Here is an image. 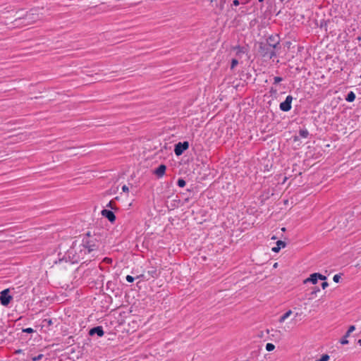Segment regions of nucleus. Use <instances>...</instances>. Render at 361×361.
Returning a JSON list of instances; mask_svg holds the SVG:
<instances>
[{
    "label": "nucleus",
    "mask_w": 361,
    "mask_h": 361,
    "mask_svg": "<svg viewBox=\"0 0 361 361\" xmlns=\"http://www.w3.org/2000/svg\"><path fill=\"white\" fill-rule=\"evenodd\" d=\"M357 344L360 345L361 346V339H359L357 341Z\"/></svg>",
    "instance_id": "37"
},
{
    "label": "nucleus",
    "mask_w": 361,
    "mask_h": 361,
    "mask_svg": "<svg viewBox=\"0 0 361 361\" xmlns=\"http://www.w3.org/2000/svg\"><path fill=\"white\" fill-rule=\"evenodd\" d=\"M299 135L300 137L306 138L309 135V132L307 129H300L299 130Z\"/></svg>",
    "instance_id": "15"
},
{
    "label": "nucleus",
    "mask_w": 361,
    "mask_h": 361,
    "mask_svg": "<svg viewBox=\"0 0 361 361\" xmlns=\"http://www.w3.org/2000/svg\"><path fill=\"white\" fill-rule=\"evenodd\" d=\"M66 254L73 263H78L83 259L88 252L82 244L77 245L76 242H73Z\"/></svg>",
    "instance_id": "1"
},
{
    "label": "nucleus",
    "mask_w": 361,
    "mask_h": 361,
    "mask_svg": "<svg viewBox=\"0 0 361 361\" xmlns=\"http://www.w3.org/2000/svg\"><path fill=\"white\" fill-rule=\"evenodd\" d=\"M43 357H44V355L42 354H39L37 356L32 357V361H39V360H42V358Z\"/></svg>",
    "instance_id": "22"
},
{
    "label": "nucleus",
    "mask_w": 361,
    "mask_h": 361,
    "mask_svg": "<svg viewBox=\"0 0 361 361\" xmlns=\"http://www.w3.org/2000/svg\"><path fill=\"white\" fill-rule=\"evenodd\" d=\"M102 215L106 217L111 223H114L116 220V216L111 210L103 209L101 212Z\"/></svg>",
    "instance_id": "9"
},
{
    "label": "nucleus",
    "mask_w": 361,
    "mask_h": 361,
    "mask_svg": "<svg viewBox=\"0 0 361 361\" xmlns=\"http://www.w3.org/2000/svg\"><path fill=\"white\" fill-rule=\"evenodd\" d=\"M274 49L275 48H272V47L268 46L267 43H261L259 47V52L263 56H268L269 59H272L276 56Z\"/></svg>",
    "instance_id": "4"
},
{
    "label": "nucleus",
    "mask_w": 361,
    "mask_h": 361,
    "mask_svg": "<svg viewBox=\"0 0 361 361\" xmlns=\"http://www.w3.org/2000/svg\"><path fill=\"white\" fill-rule=\"evenodd\" d=\"M9 289H5L0 293V302L4 306H7L13 299V297L9 294Z\"/></svg>",
    "instance_id": "5"
},
{
    "label": "nucleus",
    "mask_w": 361,
    "mask_h": 361,
    "mask_svg": "<svg viewBox=\"0 0 361 361\" xmlns=\"http://www.w3.org/2000/svg\"><path fill=\"white\" fill-rule=\"evenodd\" d=\"M89 334L90 336H93L94 334H97L98 336L102 337V336H104V331L103 330L102 326H95V327L92 328L90 330V331H89Z\"/></svg>",
    "instance_id": "10"
},
{
    "label": "nucleus",
    "mask_w": 361,
    "mask_h": 361,
    "mask_svg": "<svg viewBox=\"0 0 361 361\" xmlns=\"http://www.w3.org/2000/svg\"><path fill=\"white\" fill-rule=\"evenodd\" d=\"M275 348V345L273 343H268L266 345V350L267 351H272Z\"/></svg>",
    "instance_id": "16"
},
{
    "label": "nucleus",
    "mask_w": 361,
    "mask_h": 361,
    "mask_svg": "<svg viewBox=\"0 0 361 361\" xmlns=\"http://www.w3.org/2000/svg\"><path fill=\"white\" fill-rule=\"evenodd\" d=\"M280 250H281L280 247H277V245L276 247H272V249H271V250L274 252H279Z\"/></svg>",
    "instance_id": "32"
},
{
    "label": "nucleus",
    "mask_w": 361,
    "mask_h": 361,
    "mask_svg": "<svg viewBox=\"0 0 361 361\" xmlns=\"http://www.w3.org/2000/svg\"><path fill=\"white\" fill-rule=\"evenodd\" d=\"M104 262L107 264H111L112 263V259L109 257H105L103 260Z\"/></svg>",
    "instance_id": "29"
},
{
    "label": "nucleus",
    "mask_w": 361,
    "mask_h": 361,
    "mask_svg": "<svg viewBox=\"0 0 361 361\" xmlns=\"http://www.w3.org/2000/svg\"><path fill=\"white\" fill-rule=\"evenodd\" d=\"M259 2H263L264 0H258Z\"/></svg>",
    "instance_id": "40"
},
{
    "label": "nucleus",
    "mask_w": 361,
    "mask_h": 361,
    "mask_svg": "<svg viewBox=\"0 0 361 361\" xmlns=\"http://www.w3.org/2000/svg\"><path fill=\"white\" fill-rule=\"evenodd\" d=\"M360 78H361V75H360Z\"/></svg>",
    "instance_id": "42"
},
{
    "label": "nucleus",
    "mask_w": 361,
    "mask_h": 361,
    "mask_svg": "<svg viewBox=\"0 0 361 361\" xmlns=\"http://www.w3.org/2000/svg\"><path fill=\"white\" fill-rule=\"evenodd\" d=\"M159 271H158L157 269L154 267H149L147 272L140 275L137 276V278H141L144 280L148 281L151 278L152 279H157L159 276Z\"/></svg>",
    "instance_id": "3"
},
{
    "label": "nucleus",
    "mask_w": 361,
    "mask_h": 361,
    "mask_svg": "<svg viewBox=\"0 0 361 361\" xmlns=\"http://www.w3.org/2000/svg\"><path fill=\"white\" fill-rule=\"evenodd\" d=\"M274 84H277V83L281 82L283 80V78L281 77L276 76V77H274Z\"/></svg>",
    "instance_id": "26"
},
{
    "label": "nucleus",
    "mask_w": 361,
    "mask_h": 361,
    "mask_svg": "<svg viewBox=\"0 0 361 361\" xmlns=\"http://www.w3.org/2000/svg\"><path fill=\"white\" fill-rule=\"evenodd\" d=\"M350 334H348V331H347V332L345 333L344 337L345 338H348L349 336H350Z\"/></svg>",
    "instance_id": "36"
},
{
    "label": "nucleus",
    "mask_w": 361,
    "mask_h": 361,
    "mask_svg": "<svg viewBox=\"0 0 361 361\" xmlns=\"http://www.w3.org/2000/svg\"><path fill=\"white\" fill-rule=\"evenodd\" d=\"M122 190L124 192H128L129 191V188H128V187L127 185H124L122 187Z\"/></svg>",
    "instance_id": "31"
},
{
    "label": "nucleus",
    "mask_w": 361,
    "mask_h": 361,
    "mask_svg": "<svg viewBox=\"0 0 361 361\" xmlns=\"http://www.w3.org/2000/svg\"><path fill=\"white\" fill-rule=\"evenodd\" d=\"M267 43L268 44V46L272 47V48H276L279 44V40L278 37L271 36L267 39Z\"/></svg>",
    "instance_id": "12"
},
{
    "label": "nucleus",
    "mask_w": 361,
    "mask_h": 361,
    "mask_svg": "<svg viewBox=\"0 0 361 361\" xmlns=\"http://www.w3.org/2000/svg\"><path fill=\"white\" fill-rule=\"evenodd\" d=\"M328 286H329V283H328L327 282H326V281H324V282H323V283H322V288L323 289H325V288H326V287H328Z\"/></svg>",
    "instance_id": "33"
},
{
    "label": "nucleus",
    "mask_w": 361,
    "mask_h": 361,
    "mask_svg": "<svg viewBox=\"0 0 361 361\" xmlns=\"http://www.w3.org/2000/svg\"><path fill=\"white\" fill-rule=\"evenodd\" d=\"M274 267H277V263H275Z\"/></svg>",
    "instance_id": "38"
},
{
    "label": "nucleus",
    "mask_w": 361,
    "mask_h": 361,
    "mask_svg": "<svg viewBox=\"0 0 361 361\" xmlns=\"http://www.w3.org/2000/svg\"><path fill=\"white\" fill-rule=\"evenodd\" d=\"M51 324V320H49V324Z\"/></svg>",
    "instance_id": "39"
},
{
    "label": "nucleus",
    "mask_w": 361,
    "mask_h": 361,
    "mask_svg": "<svg viewBox=\"0 0 361 361\" xmlns=\"http://www.w3.org/2000/svg\"><path fill=\"white\" fill-rule=\"evenodd\" d=\"M318 279L324 281L326 279V277L319 273H314L310 275V276L306 279L304 281V283H307V282H311L313 284H316L317 283Z\"/></svg>",
    "instance_id": "7"
},
{
    "label": "nucleus",
    "mask_w": 361,
    "mask_h": 361,
    "mask_svg": "<svg viewBox=\"0 0 361 361\" xmlns=\"http://www.w3.org/2000/svg\"><path fill=\"white\" fill-rule=\"evenodd\" d=\"M355 94L351 91L347 94L345 100L348 102H353L355 99Z\"/></svg>",
    "instance_id": "13"
},
{
    "label": "nucleus",
    "mask_w": 361,
    "mask_h": 361,
    "mask_svg": "<svg viewBox=\"0 0 361 361\" xmlns=\"http://www.w3.org/2000/svg\"><path fill=\"white\" fill-rule=\"evenodd\" d=\"M330 357L327 354L322 355L321 358L315 360V361H328Z\"/></svg>",
    "instance_id": "17"
},
{
    "label": "nucleus",
    "mask_w": 361,
    "mask_h": 361,
    "mask_svg": "<svg viewBox=\"0 0 361 361\" xmlns=\"http://www.w3.org/2000/svg\"><path fill=\"white\" fill-rule=\"evenodd\" d=\"M285 230H286V228H282V231H285Z\"/></svg>",
    "instance_id": "41"
},
{
    "label": "nucleus",
    "mask_w": 361,
    "mask_h": 361,
    "mask_svg": "<svg viewBox=\"0 0 361 361\" xmlns=\"http://www.w3.org/2000/svg\"><path fill=\"white\" fill-rule=\"evenodd\" d=\"M238 64V59H233L231 60V69H233L235 68V67Z\"/></svg>",
    "instance_id": "18"
},
{
    "label": "nucleus",
    "mask_w": 361,
    "mask_h": 361,
    "mask_svg": "<svg viewBox=\"0 0 361 361\" xmlns=\"http://www.w3.org/2000/svg\"><path fill=\"white\" fill-rule=\"evenodd\" d=\"M341 279V276L339 274H336L333 277V280L335 283H338Z\"/></svg>",
    "instance_id": "23"
},
{
    "label": "nucleus",
    "mask_w": 361,
    "mask_h": 361,
    "mask_svg": "<svg viewBox=\"0 0 361 361\" xmlns=\"http://www.w3.org/2000/svg\"><path fill=\"white\" fill-rule=\"evenodd\" d=\"M319 288H315L314 289V290H312V294L317 293V292H319Z\"/></svg>",
    "instance_id": "35"
},
{
    "label": "nucleus",
    "mask_w": 361,
    "mask_h": 361,
    "mask_svg": "<svg viewBox=\"0 0 361 361\" xmlns=\"http://www.w3.org/2000/svg\"><path fill=\"white\" fill-rule=\"evenodd\" d=\"M293 101V97L288 95L284 102L280 104V109L283 111H288L291 109V103Z\"/></svg>",
    "instance_id": "8"
},
{
    "label": "nucleus",
    "mask_w": 361,
    "mask_h": 361,
    "mask_svg": "<svg viewBox=\"0 0 361 361\" xmlns=\"http://www.w3.org/2000/svg\"><path fill=\"white\" fill-rule=\"evenodd\" d=\"M355 329V326L352 325V326H350L349 328H348V334H351L354 330Z\"/></svg>",
    "instance_id": "30"
},
{
    "label": "nucleus",
    "mask_w": 361,
    "mask_h": 361,
    "mask_svg": "<svg viewBox=\"0 0 361 361\" xmlns=\"http://www.w3.org/2000/svg\"><path fill=\"white\" fill-rule=\"evenodd\" d=\"M88 254L94 251H97L99 247V240L93 235H90V232H87L86 236L82 238V243Z\"/></svg>",
    "instance_id": "2"
},
{
    "label": "nucleus",
    "mask_w": 361,
    "mask_h": 361,
    "mask_svg": "<svg viewBox=\"0 0 361 361\" xmlns=\"http://www.w3.org/2000/svg\"><path fill=\"white\" fill-rule=\"evenodd\" d=\"M106 207H110L111 209L116 210L117 208L113 205V201H110Z\"/></svg>",
    "instance_id": "27"
},
{
    "label": "nucleus",
    "mask_w": 361,
    "mask_h": 361,
    "mask_svg": "<svg viewBox=\"0 0 361 361\" xmlns=\"http://www.w3.org/2000/svg\"><path fill=\"white\" fill-rule=\"evenodd\" d=\"M186 183L183 178H179L177 182V185L180 187L183 188L185 185Z\"/></svg>",
    "instance_id": "19"
},
{
    "label": "nucleus",
    "mask_w": 361,
    "mask_h": 361,
    "mask_svg": "<svg viewBox=\"0 0 361 361\" xmlns=\"http://www.w3.org/2000/svg\"><path fill=\"white\" fill-rule=\"evenodd\" d=\"M23 332L31 334L34 332V329L32 328H25L23 329Z\"/></svg>",
    "instance_id": "24"
},
{
    "label": "nucleus",
    "mask_w": 361,
    "mask_h": 361,
    "mask_svg": "<svg viewBox=\"0 0 361 361\" xmlns=\"http://www.w3.org/2000/svg\"><path fill=\"white\" fill-rule=\"evenodd\" d=\"M341 343L343 345H345L348 343V340L347 338H345L344 336L341 339Z\"/></svg>",
    "instance_id": "28"
},
{
    "label": "nucleus",
    "mask_w": 361,
    "mask_h": 361,
    "mask_svg": "<svg viewBox=\"0 0 361 361\" xmlns=\"http://www.w3.org/2000/svg\"><path fill=\"white\" fill-rule=\"evenodd\" d=\"M189 147V143L187 141L183 142H178L175 145L174 152L176 156L181 155L184 151L188 149Z\"/></svg>",
    "instance_id": "6"
},
{
    "label": "nucleus",
    "mask_w": 361,
    "mask_h": 361,
    "mask_svg": "<svg viewBox=\"0 0 361 361\" xmlns=\"http://www.w3.org/2000/svg\"><path fill=\"white\" fill-rule=\"evenodd\" d=\"M276 245H277V247H280V249H281V247H285L286 245V243L284 241L278 240L276 242Z\"/></svg>",
    "instance_id": "21"
},
{
    "label": "nucleus",
    "mask_w": 361,
    "mask_h": 361,
    "mask_svg": "<svg viewBox=\"0 0 361 361\" xmlns=\"http://www.w3.org/2000/svg\"><path fill=\"white\" fill-rule=\"evenodd\" d=\"M234 49L238 50V51H237V55H239L240 54H243V53H245V51H244V48H243V47H240V46H238V47H235Z\"/></svg>",
    "instance_id": "20"
},
{
    "label": "nucleus",
    "mask_w": 361,
    "mask_h": 361,
    "mask_svg": "<svg viewBox=\"0 0 361 361\" xmlns=\"http://www.w3.org/2000/svg\"><path fill=\"white\" fill-rule=\"evenodd\" d=\"M166 166L164 164L159 165L154 171V173L158 177L161 178L166 171Z\"/></svg>",
    "instance_id": "11"
},
{
    "label": "nucleus",
    "mask_w": 361,
    "mask_h": 361,
    "mask_svg": "<svg viewBox=\"0 0 361 361\" xmlns=\"http://www.w3.org/2000/svg\"><path fill=\"white\" fill-rule=\"evenodd\" d=\"M126 279V281L129 283H133L135 280V278L130 275H128Z\"/></svg>",
    "instance_id": "25"
},
{
    "label": "nucleus",
    "mask_w": 361,
    "mask_h": 361,
    "mask_svg": "<svg viewBox=\"0 0 361 361\" xmlns=\"http://www.w3.org/2000/svg\"><path fill=\"white\" fill-rule=\"evenodd\" d=\"M233 4L234 6H238V5L240 4V1H239V0H234V1H233Z\"/></svg>",
    "instance_id": "34"
},
{
    "label": "nucleus",
    "mask_w": 361,
    "mask_h": 361,
    "mask_svg": "<svg viewBox=\"0 0 361 361\" xmlns=\"http://www.w3.org/2000/svg\"><path fill=\"white\" fill-rule=\"evenodd\" d=\"M292 314L291 310L287 311L285 314H283L279 319V322L282 323L288 317H290V315Z\"/></svg>",
    "instance_id": "14"
}]
</instances>
